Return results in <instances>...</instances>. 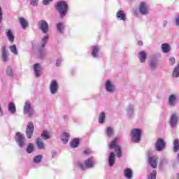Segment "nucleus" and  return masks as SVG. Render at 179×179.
Segmentation results:
<instances>
[{
	"label": "nucleus",
	"instance_id": "f257e3e1",
	"mask_svg": "<svg viewBox=\"0 0 179 179\" xmlns=\"http://www.w3.org/2000/svg\"><path fill=\"white\" fill-rule=\"evenodd\" d=\"M94 164H96V159H94V158L93 157L89 158L88 159L85 160L84 163H78V166L81 170H86V169H92V167H94Z\"/></svg>",
	"mask_w": 179,
	"mask_h": 179
},
{
	"label": "nucleus",
	"instance_id": "f03ea898",
	"mask_svg": "<svg viewBox=\"0 0 179 179\" xmlns=\"http://www.w3.org/2000/svg\"><path fill=\"white\" fill-rule=\"evenodd\" d=\"M55 8L60 13L61 17H64V16L66 15V12L68 11V4H66V2L64 1H58L55 6Z\"/></svg>",
	"mask_w": 179,
	"mask_h": 179
},
{
	"label": "nucleus",
	"instance_id": "7ed1b4c3",
	"mask_svg": "<svg viewBox=\"0 0 179 179\" xmlns=\"http://www.w3.org/2000/svg\"><path fill=\"white\" fill-rule=\"evenodd\" d=\"M131 136L132 142L139 143L141 142V137L142 136V130L141 129H133Z\"/></svg>",
	"mask_w": 179,
	"mask_h": 179
},
{
	"label": "nucleus",
	"instance_id": "20e7f679",
	"mask_svg": "<svg viewBox=\"0 0 179 179\" xmlns=\"http://www.w3.org/2000/svg\"><path fill=\"white\" fill-rule=\"evenodd\" d=\"M15 142L20 148H23L26 145V138L24 135L20 132H17L15 135Z\"/></svg>",
	"mask_w": 179,
	"mask_h": 179
},
{
	"label": "nucleus",
	"instance_id": "39448f33",
	"mask_svg": "<svg viewBox=\"0 0 179 179\" xmlns=\"http://www.w3.org/2000/svg\"><path fill=\"white\" fill-rule=\"evenodd\" d=\"M24 114H28V117H31L35 114L34 109L31 108L30 101H27L24 106Z\"/></svg>",
	"mask_w": 179,
	"mask_h": 179
},
{
	"label": "nucleus",
	"instance_id": "423d86ee",
	"mask_svg": "<svg viewBox=\"0 0 179 179\" xmlns=\"http://www.w3.org/2000/svg\"><path fill=\"white\" fill-rule=\"evenodd\" d=\"M109 149H115V152L117 153V157H121V147L117 145V138H115L109 145Z\"/></svg>",
	"mask_w": 179,
	"mask_h": 179
},
{
	"label": "nucleus",
	"instance_id": "0eeeda50",
	"mask_svg": "<svg viewBox=\"0 0 179 179\" xmlns=\"http://www.w3.org/2000/svg\"><path fill=\"white\" fill-rule=\"evenodd\" d=\"M34 132V125L33 122H29L27 126L25 134L28 139H31L33 133Z\"/></svg>",
	"mask_w": 179,
	"mask_h": 179
},
{
	"label": "nucleus",
	"instance_id": "6e6552de",
	"mask_svg": "<svg viewBox=\"0 0 179 179\" xmlns=\"http://www.w3.org/2000/svg\"><path fill=\"white\" fill-rule=\"evenodd\" d=\"M169 124L171 128H177V125H178V115L177 113H173L171 115Z\"/></svg>",
	"mask_w": 179,
	"mask_h": 179
},
{
	"label": "nucleus",
	"instance_id": "1a4fd4ad",
	"mask_svg": "<svg viewBox=\"0 0 179 179\" xmlns=\"http://www.w3.org/2000/svg\"><path fill=\"white\" fill-rule=\"evenodd\" d=\"M139 12L141 15H149V5L145 1H142L139 6Z\"/></svg>",
	"mask_w": 179,
	"mask_h": 179
},
{
	"label": "nucleus",
	"instance_id": "9d476101",
	"mask_svg": "<svg viewBox=\"0 0 179 179\" xmlns=\"http://www.w3.org/2000/svg\"><path fill=\"white\" fill-rule=\"evenodd\" d=\"M38 28L43 31L45 34L48 33V23L44 20H41L38 22Z\"/></svg>",
	"mask_w": 179,
	"mask_h": 179
},
{
	"label": "nucleus",
	"instance_id": "9b49d317",
	"mask_svg": "<svg viewBox=\"0 0 179 179\" xmlns=\"http://www.w3.org/2000/svg\"><path fill=\"white\" fill-rule=\"evenodd\" d=\"M148 162L151 167H152L153 169H156V167H157V162H159V156H148Z\"/></svg>",
	"mask_w": 179,
	"mask_h": 179
},
{
	"label": "nucleus",
	"instance_id": "f8f14e48",
	"mask_svg": "<svg viewBox=\"0 0 179 179\" xmlns=\"http://www.w3.org/2000/svg\"><path fill=\"white\" fill-rule=\"evenodd\" d=\"M105 88L106 92L108 93H114V92H115V85H114L110 80H106L105 83Z\"/></svg>",
	"mask_w": 179,
	"mask_h": 179
},
{
	"label": "nucleus",
	"instance_id": "ddd939ff",
	"mask_svg": "<svg viewBox=\"0 0 179 179\" xmlns=\"http://www.w3.org/2000/svg\"><path fill=\"white\" fill-rule=\"evenodd\" d=\"M166 146V143H164V140L162 138H158L155 143V149L157 152H162Z\"/></svg>",
	"mask_w": 179,
	"mask_h": 179
},
{
	"label": "nucleus",
	"instance_id": "4468645a",
	"mask_svg": "<svg viewBox=\"0 0 179 179\" xmlns=\"http://www.w3.org/2000/svg\"><path fill=\"white\" fill-rule=\"evenodd\" d=\"M50 90L52 94H55L58 92V83H57V80H52L50 85Z\"/></svg>",
	"mask_w": 179,
	"mask_h": 179
},
{
	"label": "nucleus",
	"instance_id": "2eb2a0df",
	"mask_svg": "<svg viewBox=\"0 0 179 179\" xmlns=\"http://www.w3.org/2000/svg\"><path fill=\"white\" fill-rule=\"evenodd\" d=\"M116 17L117 20H123V22H125L127 20V15H125V13H124V10H120L116 13Z\"/></svg>",
	"mask_w": 179,
	"mask_h": 179
},
{
	"label": "nucleus",
	"instance_id": "dca6fc26",
	"mask_svg": "<svg viewBox=\"0 0 179 179\" xmlns=\"http://www.w3.org/2000/svg\"><path fill=\"white\" fill-rule=\"evenodd\" d=\"M147 57H148V53H146V52H145L143 50L139 52L138 59H139L140 62H141V64L146 62Z\"/></svg>",
	"mask_w": 179,
	"mask_h": 179
},
{
	"label": "nucleus",
	"instance_id": "f3484780",
	"mask_svg": "<svg viewBox=\"0 0 179 179\" xmlns=\"http://www.w3.org/2000/svg\"><path fill=\"white\" fill-rule=\"evenodd\" d=\"M168 104L171 107H174L177 104V96L175 94L171 95L169 98Z\"/></svg>",
	"mask_w": 179,
	"mask_h": 179
},
{
	"label": "nucleus",
	"instance_id": "a211bd4d",
	"mask_svg": "<svg viewBox=\"0 0 179 179\" xmlns=\"http://www.w3.org/2000/svg\"><path fill=\"white\" fill-rule=\"evenodd\" d=\"M41 69H43L41 68V66H40L38 63H36L34 64V71L36 78L40 77V73H41Z\"/></svg>",
	"mask_w": 179,
	"mask_h": 179
},
{
	"label": "nucleus",
	"instance_id": "6ab92c4d",
	"mask_svg": "<svg viewBox=\"0 0 179 179\" xmlns=\"http://www.w3.org/2000/svg\"><path fill=\"white\" fill-rule=\"evenodd\" d=\"M36 146L39 150H44L45 149V143H44V142H43L41 138H36Z\"/></svg>",
	"mask_w": 179,
	"mask_h": 179
},
{
	"label": "nucleus",
	"instance_id": "aec40b11",
	"mask_svg": "<svg viewBox=\"0 0 179 179\" xmlns=\"http://www.w3.org/2000/svg\"><path fill=\"white\" fill-rule=\"evenodd\" d=\"M108 164L110 167H113L115 164V154L110 152L108 156Z\"/></svg>",
	"mask_w": 179,
	"mask_h": 179
},
{
	"label": "nucleus",
	"instance_id": "412c9836",
	"mask_svg": "<svg viewBox=\"0 0 179 179\" xmlns=\"http://www.w3.org/2000/svg\"><path fill=\"white\" fill-rule=\"evenodd\" d=\"M1 50L3 61H9V57H8V51H6V46H3Z\"/></svg>",
	"mask_w": 179,
	"mask_h": 179
},
{
	"label": "nucleus",
	"instance_id": "4be33fe9",
	"mask_svg": "<svg viewBox=\"0 0 179 179\" xmlns=\"http://www.w3.org/2000/svg\"><path fill=\"white\" fill-rule=\"evenodd\" d=\"M161 48L162 50V52H164L165 54H167V52H170V44L169 43H162L161 45Z\"/></svg>",
	"mask_w": 179,
	"mask_h": 179
},
{
	"label": "nucleus",
	"instance_id": "5701e85b",
	"mask_svg": "<svg viewBox=\"0 0 179 179\" xmlns=\"http://www.w3.org/2000/svg\"><path fill=\"white\" fill-rule=\"evenodd\" d=\"M8 111L10 114H15L16 113V106L13 102L8 104Z\"/></svg>",
	"mask_w": 179,
	"mask_h": 179
},
{
	"label": "nucleus",
	"instance_id": "b1692460",
	"mask_svg": "<svg viewBox=\"0 0 179 179\" xmlns=\"http://www.w3.org/2000/svg\"><path fill=\"white\" fill-rule=\"evenodd\" d=\"M69 134L64 132L62 134L61 136V140L63 141L64 143H68V141H69Z\"/></svg>",
	"mask_w": 179,
	"mask_h": 179
},
{
	"label": "nucleus",
	"instance_id": "393cba45",
	"mask_svg": "<svg viewBox=\"0 0 179 179\" xmlns=\"http://www.w3.org/2000/svg\"><path fill=\"white\" fill-rule=\"evenodd\" d=\"M20 20V23L22 26V29H26V27H27V26H29V22H27V20H26V19L23 18V17H20L19 19Z\"/></svg>",
	"mask_w": 179,
	"mask_h": 179
},
{
	"label": "nucleus",
	"instance_id": "a878e982",
	"mask_svg": "<svg viewBox=\"0 0 179 179\" xmlns=\"http://www.w3.org/2000/svg\"><path fill=\"white\" fill-rule=\"evenodd\" d=\"M124 177L128 179L132 178V169H126L124 171Z\"/></svg>",
	"mask_w": 179,
	"mask_h": 179
},
{
	"label": "nucleus",
	"instance_id": "bb28decb",
	"mask_svg": "<svg viewBox=\"0 0 179 179\" xmlns=\"http://www.w3.org/2000/svg\"><path fill=\"white\" fill-rule=\"evenodd\" d=\"M99 51H100V48L99 46H93L92 55L94 58H97V54H99Z\"/></svg>",
	"mask_w": 179,
	"mask_h": 179
},
{
	"label": "nucleus",
	"instance_id": "cd10ccee",
	"mask_svg": "<svg viewBox=\"0 0 179 179\" xmlns=\"http://www.w3.org/2000/svg\"><path fill=\"white\" fill-rule=\"evenodd\" d=\"M6 36L10 43H13V41H15V36H13V34H12V31L10 29L8 30L6 32Z\"/></svg>",
	"mask_w": 179,
	"mask_h": 179
},
{
	"label": "nucleus",
	"instance_id": "c85d7f7f",
	"mask_svg": "<svg viewBox=\"0 0 179 179\" xmlns=\"http://www.w3.org/2000/svg\"><path fill=\"white\" fill-rule=\"evenodd\" d=\"M41 138H42V139H44L45 141H47V139H50V138H51V136L50 135V133L48 131H43L41 134Z\"/></svg>",
	"mask_w": 179,
	"mask_h": 179
},
{
	"label": "nucleus",
	"instance_id": "c756f323",
	"mask_svg": "<svg viewBox=\"0 0 179 179\" xmlns=\"http://www.w3.org/2000/svg\"><path fill=\"white\" fill-rule=\"evenodd\" d=\"M179 150V140L175 139L173 141V152L177 153Z\"/></svg>",
	"mask_w": 179,
	"mask_h": 179
},
{
	"label": "nucleus",
	"instance_id": "7c9ffc66",
	"mask_svg": "<svg viewBox=\"0 0 179 179\" xmlns=\"http://www.w3.org/2000/svg\"><path fill=\"white\" fill-rule=\"evenodd\" d=\"M106 121V113L104 112H101L99 115V124H104Z\"/></svg>",
	"mask_w": 179,
	"mask_h": 179
},
{
	"label": "nucleus",
	"instance_id": "2f4dec72",
	"mask_svg": "<svg viewBox=\"0 0 179 179\" xmlns=\"http://www.w3.org/2000/svg\"><path fill=\"white\" fill-rule=\"evenodd\" d=\"M173 78H178L179 76V63L177 64L173 72Z\"/></svg>",
	"mask_w": 179,
	"mask_h": 179
},
{
	"label": "nucleus",
	"instance_id": "473e14b6",
	"mask_svg": "<svg viewBox=\"0 0 179 179\" xmlns=\"http://www.w3.org/2000/svg\"><path fill=\"white\" fill-rule=\"evenodd\" d=\"M106 134L109 138H111L113 134H114V129L113 127H108L106 130Z\"/></svg>",
	"mask_w": 179,
	"mask_h": 179
},
{
	"label": "nucleus",
	"instance_id": "72a5a7b5",
	"mask_svg": "<svg viewBox=\"0 0 179 179\" xmlns=\"http://www.w3.org/2000/svg\"><path fill=\"white\" fill-rule=\"evenodd\" d=\"M10 51L12 52V54H14V55H17V48H16V45H13L10 46Z\"/></svg>",
	"mask_w": 179,
	"mask_h": 179
},
{
	"label": "nucleus",
	"instance_id": "f704fd0d",
	"mask_svg": "<svg viewBox=\"0 0 179 179\" xmlns=\"http://www.w3.org/2000/svg\"><path fill=\"white\" fill-rule=\"evenodd\" d=\"M48 41V36L46 35V36H45L42 38V42H41V47L42 48H44L45 47V45L47 44Z\"/></svg>",
	"mask_w": 179,
	"mask_h": 179
},
{
	"label": "nucleus",
	"instance_id": "c9c22d12",
	"mask_svg": "<svg viewBox=\"0 0 179 179\" xmlns=\"http://www.w3.org/2000/svg\"><path fill=\"white\" fill-rule=\"evenodd\" d=\"M71 148H78L79 146V139L74 138L71 143Z\"/></svg>",
	"mask_w": 179,
	"mask_h": 179
},
{
	"label": "nucleus",
	"instance_id": "e433bc0d",
	"mask_svg": "<svg viewBox=\"0 0 179 179\" xmlns=\"http://www.w3.org/2000/svg\"><path fill=\"white\" fill-rule=\"evenodd\" d=\"M27 152L28 153H33L34 152V145L33 143H29L27 148Z\"/></svg>",
	"mask_w": 179,
	"mask_h": 179
},
{
	"label": "nucleus",
	"instance_id": "4c0bfd02",
	"mask_svg": "<svg viewBox=\"0 0 179 179\" xmlns=\"http://www.w3.org/2000/svg\"><path fill=\"white\" fill-rule=\"evenodd\" d=\"M43 160V155H38L34 158V163H41Z\"/></svg>",
	"mask_w": 179,
	"mask_h": 179
},
{
	"label": "nucleus",
	"instance_id": "58836bf2",
	"mask_svg": "<svg viewBox=\"0 0 179 179\" xmlns=\"http://www.w3.org/2000/svg\"><path fill=\"white\" fill-rule=\"evenodd\" d=\"M134 105H129L127 107V113L129 115H132L134 114Z\"/></svg>",
	"mask_w": 179,
	"mask_h": 179
},
{
	"label": "nucleus",
	"instance_id": "ea45409f",
	"mask_svg": "<svg viewBox=\"0 0 179 179\" xmlns=\"http://www.w3.org/2000/svg\"><path fill=\"white\" fill-rule=\"evenodd\" d=\"M151 69H156L157 68V62L156 60H151L150 62Z\"/></svg>",
	"mask_w": 179,
	"mask_h": 179
},
{
	"label": "nucleus",
	"instance_id": "a19ab883",
	"mask_svg": "<svg viewBox=\"0 0 179 179\" xmlns=\"http://www.w3.org/2000/svg\"><path fill=\"white\" fill-rule=\"evenodd\" d=\"M156 170H153L150 175L148 176V179H156Z\"/></svg>",
	"mask_w": 179,
	"mask_h": 179
},
{
	"label": "nucleus",
	"instance_id": "79ce46f5",
	"mask_svg": "<svg viewBox=\"0 0 179 179\" xmlns=\"http://www.w3.org/2000/svg\"><path fill=\"white\" fill-rule=\"evenodd\" d=\"M57 27L59 33H62V31H64V24L59 23L57 24Z\"/></svg>",
	"mask_w": 179,
	"mask_h": 179
},
{
	"label": "nucleus",
	"instance_id": "37998d69",
	"mask_svg": "<svg viewBox=\"0 0 179 179\" xmlns=\"http://www.w3.org/2000/svg\"><path fill=\"white\" fill-rule=\"evenodd\" d=\"M6 73L8 76H13V71L12 70V68L8 67Z\"/></svg>",
	"mask_w": 179,
	"mask_h": 179
},
{
	"label": "nucleus",
	"instance_id": "c03bdc74",
	"mask_svg": "<svg viewBox=\"0 0 179 179\" xmlns=\"http://www.w3.org/2000/svg\"><path fill=\"white\" fill-rule=\"evenodd\" d=\"M31 6H37L38 5V0H29Z\"/></svg>",
	"mask_w": 179,
	"mask_h": 179
},
{
	"label": "nucleus",
	"instance_id": "a18cd8bd",
	"mask_svg": "<svg viewBox=\"0 0 179 179\" xmlns=\"http://www.w3.org/2000/svg\"><path fill=\"white\" fill-rule=\"evenodd\" d=\"M169 64L170 65H174V64H176V59L174 57H171L169 59Z\"/></svg>",
	"mask_w": 179,
	"mask_h": 179
},
{
	"label": "nucleus",
	"instance_id": "49530a36",
	"mask_svg": "<svg viewBox=\"0 0 179 179\" xmlns=\"http://www.w3.org/2000/svg\"><path fill=\"white\" fill-rule=\"evenodd\" d=\"M3 15L2 8L0 7V23H2V20L3 19Z\"/></svg>",
	"mask_w": 179,
	"mask_h": 179
},
{
	"label": "nucleus",
	"instance_id": "de8ad7c7",
	"mask_svg": "<svg viewBox=\"0 0 179 179\" xmlns=\"http://www.w3.org/2000/svg\"><path fill=\"white\" fill-rule=\"evenodd\" d=\"M84 155H90L92 153V150L90 149H86L83 152Z\"/></svg>",
	"mask_w": 179,
	"mask_h": 179
},
{
	"label": "nucleus",
	"instance_id": "09e8293b",
	"mask_svg": "<svg viewBox=\"0 0 179 179\" xmlns=\"http://www.w3.org/2000/svg\"><path fill=\"white\" fill-rule=\"evenodd\" d=\"M175 23L177 26H179V15H177L175 18Z\"/></svg>",
	"mask_w": 179,
	"mask_h": 179
},
{
	"label": "nucleus",
	"instance_id": "8fccbe9b",
	"mask_svg": "<svg viewBox=\"0 0 179 179\" xmlns=\"http://www.w3.org/2000/svg\"><path fill=\"white\" fill-rule=\"evenodd\" d=\"M50 2H52V0H43V5H48Z\"/></svg>",
	"mask_w": 179,
	"mask_h": 179
},
{
	"label": "nucleus",
	"instance_id": "3c124183",
	"mask_svg": "<svg viewBox=\"0 0 179 179\" xmlns=\"http://www.w3.org/2000/svg\"><path fill=\"white\" fill-rule=\"evenodd\" d=\"M40 55L41 58H44V57H45V52L43 50H41Z\"/></svg>",
	"mask_w": 179,
	"mask_h": 179
},
{
	"label": "nucleus",
	"instance_id": "603ef678",
	"mask_svg": "<svg viewBox=\"0 0 179 179\" xmlns=\"http://www.w3.org/2000/svg\"><path fill=\"white\" fill-rule=\"evenodd\" d=\"M61 59H58L57 61H56V66H59V64H61Z\"/></svg>",
	"mask_w": 179,
	"mask_h": 179
},
{
	"label": "nucleus",
	"instance_id": "864d4df0",
	"mask_svg": "<svg viewBox=\"0 0 179 179\" xmlns=\"http://www.w3.org/2000/svg\"><path fill=\"white\" fill-rule=\"evenodd\" d=\"M0 117H3V110H2V106L0 105Z\"/></svg>",
	"mask_w": 179,
	"mask_h": 179
},
{
	"label": "nucleus",
	"instance_id": "5fc2aeb1",
	"mask_svg": "<svg viewBox=\"0 0 179 179\" xmlns=\"http://www.w3.org/2000/svg\"><path fill=\"white\" fill-rule=\"evenodd\" d=\"M138 45H143V42H142L141 41H139L138 42Z\"/></svg>",
	"mask_w": 179,
	"mask_h": 179
},
{
	"label": "nucleus",
	"instance_id": "6e6d98bb",
	"mask_svg": "<svg viewBox=\"0 0 179 179\" xmlns=\"http://www.w3.org/2000/svg\"><path fill=\"white\" fill-rule=\"evenodd\" d=\"M167 20H164L163 22L164 27H166V25L167 24Z\"/></svg>",
	"mask_w": 179,
	"mask_h": 179
},
{
	"label": "nucleus",
	"instance_id": "4d7b16f0",
	"mask_svg": "<svg viewBox=\"0 0 179 179\" xmlns=\"http://www.w3.org/2000/svg\"><path fill=\"white\" fill-rule=\"evenodd\" d=\"M0 30H1V27H0Z\"/></svg>",
	"mask_w": 179,
	"mask_h": 179
}]
</instances>
